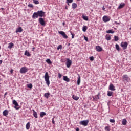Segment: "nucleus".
<instances>
[{
	"label": "nucleus",
	"instance_id": "f257e3e1",
	"mask_svg": "<svg viewBox=\"0 0 131 131\" xmlns=\"http://www.w3.org/2000/svg\"><path fill=\"white\" fill-rule=\"evenodd\" d=\"M44 78L46 84L48 85V86H50V76H49V73L47 72L45 73Z\"/></svg>",
	"mask_w": 131,
	"mask_h": 131
},
{
	"label": "nucleus",
	"instance_id": "f03ea898",
	"mask_svg": "<svg viewBox=\"0 0 131 131\" xmlns=\"http://www.w3.org/2000/svg\"><path fill=\"white\" fill-rule=\"evenodd\" d=\"M28 72V68L26 67H22L19 71L20 73H21V74H24L25 73H26V72Z\"/></svg>",
	"mask_w": 131,
	"mask_h": 131
},
{
	"label": "nucleus",
	"instance_id": "7ed1b4c3",
	"mask_svg": "<svg viewBox=\"0 0 131 131\" xmlns=\"http://www.w3.org/2000/svg\"><path fill=\"white\" fill-rule=\"evenodd\" d=\"M123 80L124 81H125L126 82H129V81L130 80V78L128 77V76H127V75H124L123 76Z\"/></svg>",
	"mask_w": 131,
	"mask_h": 131
},
{
	"label": "nucleus",
	"instance_id": "20e7f679",
	"mask_svg": "<svg viewBox=\"0 0 131 131\" xmlns=\"http://www.w3.org/2000/svg\"><path fill=\"white\" fill-rule=\"evenodd\" d=\"M89 123V120L81 121L79 122V124L80 125H83L84 126H86Z\"/></svg>",
	"mask_w": 131,
	"mask_h": 131
},
{
	"label": "nucleus",
	"instance_id": "39448f33",
	"mask_svg": "<svg viewBox=\"0 0 131 131\" xmlns=\"http://www.w3.org/2000/svg\"><path fill=\"white\" fill-rule=\"evenodd\" d=\"M37 12L38 13V16L39 17H45L46 15V12H43L42 10H39Z\"/></svg>",
	"mask_w": 131,
	"mask_h": 131
},
{
	"label": "nucleus",
	"instance_id": "423d86ee",
	"mask_svg": "<svg viewBox=\"0 0 131 131\" xmlns=\"http://www.w3.org/2000/svg\"><path fill=\"white\" fill-rule=\"evenodd\" d=\"M127 46H128V44L126 42H122L121 43V47H122L123 50H126Z\"/></svg>",
	"mask_w": 131,
	"mask_h": 131
},
{
	"label": "nucleus",
	"instance_id": "0eeeda50",
	"mask_svg": "<svg viewBox=\"0 0 131 131\" xmlns=\"http://www.w3.org/2000/svg\"><path fill=\"white\" fill-rule=\"evenodd\" d=\"M13 104L14 105V108L15 109H16V110H19L20 109V107H19V104H18V102H17V101L14 100L13 101Z\"/></svg>",
	"mask_w": 131,
	"mask_h": 131
},
{
	"label": "nucleus",
	"instance_id": "6e6552de",
	"mask_svg": "<svg viewBox=\"0 0 131 131\" xmlns=\"http://www.w3.org/2000/svg\"><path fill=\"white\" fill-rule=\"evenodd\" d=\"M110 17L104 15L103 18H102V20L103 21V22H109V21H110Z\"/></svg>",
	"mask_w": 131,
	"mask_h": 131
},
{
	"label": "nucleus",
	"instance_id": "1a4fd4ad",
	"mask_svg": "<svg viewBox=\"0 0 131 131\" xmlns=\"http://www.w3.org/2000/svg\"><path fill=\"white\" fill-rule=\"evenodd\" d=\"M58 33L59 34H61L62 37H63V38H65V39H67V38H68V36L66 35V34L64 32V31H59Z\"/></svg>",
	"mask_w": 131,
	"mask_h": 131
},
{
	"label": "nucleus",
	"instance_id": "9d476101",
	"mask_svg": "<svg viewBox=\"0 0 131 131\" xmlns=\"http://www.w3.org/2000/svg\"><path fill=\"white\" fill-rule=\"evenodd\" d=\"M67 61L66 62V66L68 68H69L70 66H71V64H72V61L69 58L67 59Z\"/></svg>",
	"mask_w": 131,
	"mask_h": 131
},
{
	"label": "nucleus",
	"instance_id": "9b49d317",
	"mask_svg": "<svg viewBox=\"0 0 131 131\" xmlns=\"http://www.w3.org/2000/svg\"><path fill=\"white\" fill-rule=\"evenodd\" d=\"M39 22L42 26H45L46 25V23H45V19L42 18V17H40L39 18Z\"/></svg>",
	"mask_w": 131,
	"mask_h": 131
},
{
	"label": "nucleus",
	"instance_id": "f8f14e48",
	"mask_svg": "<svg viewBox=\"0 0 131 131\" xmlns=\"http://www.w3.org/2000/svg\"><path fill=\"white\" fill-rule=\"evenodd\" d=\"M38 12H34L32 16L33 19H35V18H38Z\"/></svg>",
	"mask_w": 131,
	"mask_h": 131
},
{
	"label": "nucleus",
	"instance_id": "ddd939ff",
	"mask_svg": "<svg viewBox=\"0 0 131 131\" xmlns=\"http://www.w3.org/2000/svg\"><path fill=\"white\" fill-rule=\"evenodd\" d=\"M96 49L97 52H102L103 51V48L100 46H96Z\"/></svg>",
	"mask_w": 131,
	"mask_h": 131
},
{
	"label": "nucleus",
	"instance_id": "4468645a",
	"mask_svg": "<svg viewBox=\"0 0 131 131\" xmlns=\"http://www.w3.org/2000/svg\"><path fill=\"white\" fill-rule=\"evenodd\" d=\"M109 90L110 91H115V87L113 85V84H110L109 86Z\"/></svg>",
	"mask_w": 131,
	"mask_h": 131
},
{
	"label": "nucleus",
	"instance_id": "2eb2a0df",
	"mask_svg": "<svg viewBox=\"0 0 131 131\" xmlns=\"http://www.w3.org/2000/svg\"><path fill=\"white\" fill-rule=\"evenodd\" d=\"M23 31V29H22V27H19L16 30V33H18V32H22Z\"/></svg>",
	"mask_w": 131,
	"mask_h": 131
},
{
	"label": "nucleus",
	"instance_id": "dca6fc26",
	"mask_svg": "<svg viewBox=\"0 0 131 131\" xmlns=\"http://www.w3.org/2000/svg\"><path fill=\"white\" fill-rule=\"evenodd\" d=\"M63 80L67 82H69L70 81V79L66 76H63Z\"/></svg>",
	"mask_w": 131,
	"mask_h": 131
},
{
	"label": "nucleus",
	"instance_id": "f3484780",
	"mask_svg": "<svg viewBox=\"0 0 131 131\" xmlns=\"http://www.w3.org/2000/svg\"><path fill=\"white\" fill-rule=\"evenodd\" d=\"M72 8L73 9V10H75L76 8H77V4L75 3H73L72 5Z\"/></svg>",
	"mask_w": 131,
	"mask_h": 131
},
{
	"label": "nucleus",
	"instance_id": "a211bd4d",
	"mask_svg": "<svg viewBox=\"0 0 131 131\" xmlns=\"http://www.w3.org/2000/svg\"><path fill=\"white\" fill-rule=\"evenodd\" d=\"M32 111H33V115L34 116L35 118H38L37 113L35 112L34 110H32Z\"/></svg>",
	"mask_w": 131,
	"mask_h": 131
},
{
	"label": "nucleus",
	"instance_id": "6ab92c4d",
	"mask_svg": "<svg viewBox=\"0 0 131 131\" xmlns=\"http://www.w3.org/2000/svg\"><path fill=\"white\" fill-rule=\"evenodd\" d=\"M3 114L4 116H7L9 114V111L7 110H5L3 111Z\"/></svg>",
	"mask_w": 131,
	"mask_h": 131
},
{
	"label": "nucleus",
	"instance_id": "aec40b11",
	"mask_svg": "<svg viewBox=\"0 0 131 131\" xmlns=\"http://www.w3.org/2000/svg\"><path fill=\"white\" fill-rule=\"evenodd\" d=\"M126 123H127V121L125 119H123L122 121V124L123 125H126Z\"/></svg>",
	"mask_w": 131,
	"mask_h": 131
},
{
	"label": "nucleus",
	"instance_id": "412c9836",
	"mask_svg": "<svg viewBox=\"0 0 131 131\" xmlns=\"http://www.w3.org/2000/svg\"><path fill=\"white\" fill-rule=\"evenodd\" d=\"M45 115H47V113H46V112H41L40 113V116L41 118H42V117H43V116H45Z\"/></svg>",
	"mask_w": 131,
	"mask_h": 131
},
{
	"label": "nucleus",
	"instance_id": "4be33fe9",
	"mask_svg": "<svg viewBox=\"0 0 131 131\" xmlns=\"http://www.w3.org/2000/svg\"><path fill=\"white\" fill-rule=\"evenodd\" d=\"M25 56H27V57H30V56H31V54H30V53H29V52L27 50H26L25 52Z\"/></svg>",
	"mask_w": 131,
	"mask_h": 131
},
{
	"label": "nucleus",
	"instance_id": "5701e85b",
	"mask_svg": "<svg viewBox=\"0 0 131 131\" xmlns=\"http://www.w3.org/2000/svg\"><path fill=\"white\" fill-rule=\"evenodd\" d=\"M124 6H125V4L121 3L118 7V9H122V8H123V7H124Z\"/></svg>",
	"mask_w": 131,
	"mask_h": 131
},
{
	"label": "nucleus",
	"instance_id": "b1692460",
	"mask_svg": "<svg viewBox=\"0 0 131 131\" xmlns=\"http://www.w3.org/2000/svg\"><path fill=\"white\" fill-rule=\"evenodd\" d=\"M13 47H14V43L11 42L10 43H9L8 46V49H12V48H13Z\"/></svg>",
	"mask_w": 131,
	"mask_h": 131
},
{
	"label": "nucleus",
	"instance_id": "393cba45",
	"mask_svg": "<svg viewBox=\"0 0 131 131\" xmlns=\"http://www.w3.org/2000/svg\"><path fill=\"white\" fill-rule=\"evenodd\" d=\"M72 98L75 101H78V100L79 99V97H77V96H75V95H73L72 96Z\"/></svg>",
	"mask_w": 131,
	"mask_h": 131
},
{
	"label": "nucleus",
	"instance_id": "a878e982",
	"mask_svg": "<svg viewBox=\"0 0 131 131\" xmlns=\"http://www.w3.org/2000/svg\"><path fill=\"white\" fill-rule=\"evenodd\" d=\"M26 129H28V130L29 129V128H30V122H28L26 124Z\"/></svg>",
	"mask_w": 131,
	"mask_h": 131
},
{
	"label": "nucleus",
	"instance_id": "bb28decb",
	"mask_svg": "<svg viewBox=\"0 0 131 131\" xmlns=\"http://www.w3.org/2000/svg\"><path fill=\"white\" fill-rule=\"evenodd\" d=\"M45 98H46V99H49V97H50V93H46L44 94Z\"/></svg>",
	"mask_w": 131,
	"mask_h": 131
},
{
	"label": "nucleus",
	"instance_id": "cd10ccee",
	"mask_svg": "<svg viewBox=\"0 0 131 131\" xmlns=\"http://www.w3.org/2000/svg\"><path fill=\"white\" fill-rule=\"evenodd\" d=\"M77 83L78 85H79V84H80V76H79V75H78V78L77 81Z\"/></svg>",
	"mask_w": 131,
	"mask_h": 131
},
{
	"label": "nucleus",
	"instance_id": "c85d7f7f",
	"mask_svg": "<svg viewBox=\"0 0 131 131\" xmlns=\"http://www.w3.org/2000/svg\"><path fill=\"white\" fill-rule=\"evenodd\" d=\"M82 18L83 20H85V21H89V17L84 16V15H82Z\"/></svg>",
	"mask_w": 131,
	"mask_h": 131
},
{
	"label": "nucleus",
	"instance_id": "c756f323",
	"mask_svg": "<svg viewBox=\"0 0 131 131\" xmlns=\"http://www.w3.org/2000/svg\"><path fill=\"white\" fill-rule=\"evenodd\" d=\"M113 94V92H112L111 91L107 92V96H108V97H111V96H112Z\"/></svg>",
	"mask_w": 131,
	"mask_h": 131
},
{
	"label": "nucleus",
	"instance_id": "7c9ffc66",
	"mask_svg": "<svg viewBox=\"0 0 131 131\" xmlns=\"http://www.w3.org/2000/svg\"><path fill=\"white\" fill-rule=\"evenodd\" d=\"M114 39L115 41H118V40H119V38L118 36H114Z\"/></svg>",
	"mask_w": 131,
	"mask_h": 131
},
{
	"label": "nucleus",
	"instance_id": "2f4dec72",
	"mask_svg": "<svg viewBox=\"0 0 131 131\" xmlns=\"http://www.w3.org/2000/svg\"><path fill=\"white\" fill-rule=\"evenodd\" d=\"M106 33H114V31H113V30H108L106 31Z\"/></svg>",
	"mask_w": 131,
	"mask_h": 131
},
{
	"label": "nucleus",
	"instance_id": "473e14b6",
	"mask_svg": "<svg viewBox=\"0 0 131 131\" xmlns=\"http://www.w3.org/2000/svg\"><path fill=\"white\" fill-rule=\"evenodd\" d=\"M116 49L117 51H120V48H119V45H118V44H116Z\"/></svg>",
	"mask_w": 131,
	"mask_h": 131
},
{
	"label": "nucleus",
	"instance_id": "72a5a7b5",
	"mask_svg": "<svg viewBox=\"0 0 131 131\" xmlns=\"http://www.w3.org/2000/svg\"><path fill=\"white\" fill-rule=\"evenodd\" d=\"M33 2L35 5H38L39 4V2L37 0H33Z\"/></svg>",
	"mask_w": 131,
	"mask_h": 131
},
{
	"label": "nucleus",
	"instance_id": "f704fd0d",
	"mask_svg": "<svg viewBox=\"0 0 131 131\" xmlns=\"http://www.w3.org/2000/svg\"><path fill=\"white\" fill-rule=\"evenodd\" d=\"M86 29H88V28L86 27V26H84L82 28V31L84 32H85V31H86Z\"/></svg>",
	"mask_w": 131,
	"mask_h": 131
},
{
	"label": "nucleus",
	"instance_id": "c9c22d12",
	"mask_svg": "<svg viewBox=\"0 0 131 131\" xmlns=\"http://www.w3.org/2000/svg\"><path fill=\"white\" fill-rule=\"evenodd\" d=\"M104 129L105 131H110V127L106 126L105 127Z\"/></svg>",
	"mask_w": 131,
	"mask_h": 131
},
{
	"label": "nucleus",
	"instance_id": "e433bc0d",
	"mask_svg": "<svg viewBox=\"0 0 131 131\" xmlns=\"http://www.w3.org/2000/svg\"><path fill=\"white\" fill-rule=\"evenodd\" d=\"M46 62H47V63H48V64H52V61H51V59H47Z\"/></svg>",
	"mask_w": 131,
	"mask_h": 131
},
{
	"label": "nucleus",
	"instance_id": "4c0bfd02",
	"mask_svg": "<svg viewBox=\"0 0 131 131\" xmlns=\"http://www.w3.org/2000/svg\"><path fill=\"white\" fill-rule=\"evenodd\" d=\"M106 40H111V37L110 36H106Z\"/></svg>",
	"mask_w": 131,
	"mask_h": 131
},
{
	"label": "nucleus",
	"instance_id": "58836bf2",
	"mask_svg": "<svg viewBox=\"0 0 131 131\" xmlns=\"http://www.w3.org/2000/svg\"><path fill=\"white\" fill-rule=\"evenodd\" d=\"M27 86L29 88V89H32V84L30 83L27 84Z\"/></svg>",
	"mask_w": 131,
	"mask_h": 131
},
{
	"label": "nucleus",
	"instance_id": "ea45409f",
	"mask_svg": "<svg viewBox=\"0 0 131 131\" xmlns=\"http://www.w3.org/2000/svg\"><path fill=\"white\" fill-rule=\"evenodd\" d=\"M61 49H62V45H59L57 48V50H61Z\"/></svg>",
	"mask_w": 131,
	"mask_h": 131
},
{
	"label": "nucleus",
	"instance_id": "a19ab883",
	"mask_svg": "<svg viewBox=\"0 0 131 131\" xmlns=\"http://www.w3.org/2000/svg\"><path fill=\"white\" fill-rule=\"evenodd\" d=\"M110 122L111 123H114L115 122V120L114 119H110Z\"/></svg>",
	"mask_w": 131,
	"mask_h": 131
},
{
	"label": "nucleus",
	"instance_id": "79ce46f5",
	"mask_svg": "<svg viewBox=\"0 0 131 131\" xmlns=\"http://www.w3.org/2000/svg\"><path fill=\"white\" fill-rule=\"evenodd\" d=\"M28 7H29V8H33V5L31 4H29Z\"/></svg>",
	"mask_w": 131,
	"mask_h": 131
},
{
	"label": "nucleus",
	"instance_id": "37998d69",
	"mask_svg": "<svg viewBox=\"0 0 131 131\" xmlns=\"http://www.w3.org/2000/svg\"><path fill=\"white\" fill-rule=\"evenodd\" d=\"M71 34L72 35V38H74V36H75V35L74 33H72V32H71Z\"/></svg>",
	"mask_w": 131,
	"mask_h": 131
},
{
	"label": "nucleus",
	"instance_id": "c03bdc74",
	"mask_svg": "<svg viewBox=\"0 0 131 131\" xmlns=\"http://www.w3.org/2000/svg\"><path fill=\"white\" fill-rule=\"evenodd\" d=\"M90 61H94V57L93 56L90 57Z\"/></svg>",
	"mask_w": 131,
	"mask_h": 131
},
{
	"label": "nucleus",
	"instance_id": "a18cd8bd",
	"mask_svg": "<svg viewBox=\"0 0 131 131\" xmlns=\"http://www.w3.org/2000/svg\"><path fill=\"white\" fill-rule=\"evenodd\" d=\"M58 78H61L62 77V74H61L60 73L58 74Z\"/></svg>",
	"mask_w": 131,
	"mask_h": 131
},
{
	"label": "nucleus",
	"instance_id": "49530a36",
	"mask_svg": "<svg viewBox=\"0 0 131 131\" xmlns=\"http://www.w3.org/2000/svg\"><path fill=\"white\" fill-rule=\"evenodd\" d=\"M84 39H85L86 41H89V38L85 37V36H84Z\"/></svg>",
	"mask_w": 131,
	"mask_h": 131
},
{
	"label": "nucleus",
	"instance_id": "de8ad7c7",
	"mask_svg": "<svg viewBox=\"0 0 131 131\" xmlns=\"http://www.w3.org/2000/svg\"><path fill=\"white\" fill-rule=\"evenodd\" d=\"M68 3H73V0H67L66 1Z\"/></svg>",
	"mask_w": 131,
	"mask_h": 131
},
{
	"label": "nucleus",
	"instance_id": "09e8293b",
	"mask_svg": "<svg viewBox=\"0 0 131 131\" xmlns=\"http://www.w3.org/2000/svg\"><path fill=\"white\" fill-rule=\"evenodd\" d=\"M66 4H67L68 6H70V4H71V3H70V2H66Z\"/></svg>",
	"mask_w": 131,
	"mask_h": 131
},
{
	"label": "nucleus",
	"instance_id": "8fccbe9b",
	"mask_svg": "<svg viewBox=\"0 0 131 131\" xmlns=\"http://www.w3.org/2000/svg\"><path fill=\"white\" fill-rule=\"evenodd\" d=\"M7 95H8V92H6L4 94V98H6V96H7Z\"/></svg>",
	"mask_w": 131,
	"mask_h": 131
},
{
	"label": "nucleus",
	"instance_id": "3c124183",
	"mask_svg": "<svg viewBox=\"0 0 131 131\" xmlns=\"http://www.w3.org/2000/svg\"><path fill=\"white\" fill-rule=\"evenodd\" d=\"M13 71H14V70H13V69L11 70L10 71V73H13Z\"/></svg>",
	"mask_w": 131,
	"mask_h": 131
},
{
	"label": "nucleus",
	"instance_id": "603ef678",
	"mask_svg": "<svg viewBox=\"0 0 131 131\" xmlns=\"http://www.w3.org/2000/svg\"><path fill=\"white\" fill-rule=\"evenodd\" d=\"M3 63V60H0V65Z\"/></svg>",
	"mask_w": 131,
	"mask_h": 131
},
{
	"label": "nucleus",
	"instance_id": "864d4df0",
	"mask_svg": "<svg viewBox=\"0 0 131 131\" xmlns=\"http://www.w3.org/2000/svg\"><path fill=\"white\" fill-rule=\"evenodd\" d=\"M52 123H53V124H55V121H54V119H52Z\"/></svg>",
	"mask_w": 131,
	"mask_h": 131
},
{
	"label": "nucleus",
	"instance_id": "5fc2aeb1",
	"mask_svg": "<svg viewBox=\"0 0 131 131\" xmlns=\"http://www.w3.org/2000/svg\"><path fill=\"white\" fill-rule=\"evenodd\" d=\"M76 131H79V128H77L76 129Z\"/></svg>",
	"mask_w": 131,
	"mask_h": 131
},
{
	"label": "nucleus",
	"instance_id": "6e6d98bb",
	"mask_svg": "<svg viewBox=\"0 0 131 131\" xmlns=\"http://www.w3.org/2000/svg\"><path fill=\"white\" fill-rule=\"evenodd\" d=\"M65 9H66V10H68V7L67 6H66V7H65Z\"/></svg>",
	"mask_w": 131,
	"mask_h": 131
},
{
	"label": "nucleus",
	"instance_id": "4d7b16f0",
	"mask_svg": "<svg viewBox=\"0 0 131 131\" xmlns=\"http://www.w3.org/2000/svg\"><path fill=\"white\" fill-rule=\"evenodd\" d=\"M102 10H103V11H105V8H104V7H103L102 8Z\"/></svg>",
	"mask_w": 131,
	"mask_h": 131
},
{
	"label": "nucleus",
	"instance_id": "13d9d810",
	"mask_svg": "<svg viewBox=\"0 0 131 131\" xmlns=\"http://www.w3.org/2000/svg\"><path fill=\"white\" fill-rule=\"evenodd\" d=\"M115 23H116V24H119V23H117V21H115Z\"/></svg>",
	"mask_w": 131,
	"mask_h": 131
},
{
	"label": "nucleus",
	"instance_id": "bf43d9fd",
	"mask_svg": "<svg viewBox=\"0 0 131 131\" xmlns=\"http://www.w3.org/2000/svg\"><path fill=\"white\" fill-rule=\"evenodd\" d=\"M65 24V23H63V25H64Z\"/></svg>",
	"mask_w": 131,
	"mask_h": 131
},
{
	"label": "nucleus",
	"instance_id": "052dcab7",
	"mask_svg": "<svg viewBox=\"0 0 131 131\" xmlns=\"http://www.w3.org/2000/svg\"><path fill=\"white\" fill-rule=\"evenodd\" d=\"M2 125V123H0V125Z\"/></svg>",
	"mask_w": 131,
	"mask_h": 131
},
{
	"label": "nucleus",
	"instance_id": "680f3d73",
	"mask_svg": "<svg viewBox=\"0 0 131 131\" xmlns=\"http://www.w3.org/2000/svg\"><path fill=\"white\" fill-rule=\"evenodd\" d=\"M33 50H34V48H33Z\"/></svg>",
	"mask_w": 131,
	"mask_h": 131
},
{
	"label": "nucleus",
	"instance_id": "e2e57ef3",
	"mask_svg": "<svg viewBox=\"0 0 131 131\" xmlns=\"http://www.w3.org/2000/svg\"><path fill=\"white\" fill-rule=\"evenodd\" d=\"M0 50H1V46H0Z\"/></svg>",
	"mask_w": 131,
	"mask_h": 131
},
{
	"label": "nucleus",
	"instance_id": "0e129e2a",
	"mask_svg": "<svg viewBox=\"0 0 131 131\" xmlns=\"http://www.w3.org/2000/svg\"><path fill=\"white\" fill-rule=\"evenodd\" d=\"M77 1H80V0H77Z\"/></svg>",
	"mask_w": 131,
	"mask_h": 131
},
{
	"label": "nucleus",
	"instance_id": "69168bd1",
	"mask_svg": "<svg viewBox=\"0 0 131 131\" xmlns=\"http://www.w3.org/2000/svg\"><path fill=\"white\" fill-rule=\"evenodd\" d=\"M1 56V55H0V57Z\"/></svg>",
	"mask_w": 131,
	"mask_h": 131
}]
</instances>
